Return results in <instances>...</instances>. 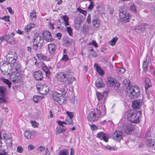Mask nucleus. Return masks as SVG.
<instances>
[{
    "label": "nucleus",
    "instance_id": "obj_1",
    "mask_svg": "<svg viewBox=\"0 0 155 155\" xmlns=\"http://www.w3.org/2000/svg\"><path fill=\"white\" fill-rule=\"evenodd\" d=\"M9 60L4 61V65L1 68L2 72L4 71L10 74V72H16V73L21 71V66L16 59H8Z\"/></svg>",
    "mask_w": 155,
    "mask_h": 155
},
{
    "label": "nucleus",
    "instance_id": "obj_2",
    "mask_svg": "<svg viewBox=\"0 0 155 155\" xmlns=\"http://www.w3.org/2000/svg\"><path fill=\"white\" fill-rule=\"evenodd\" d=\"M71 70L68 69L66 72H59L57 74V77L59 81L65 84H70L74 81H76V79L70 75Z\"/></svg>",
    "mask_w": 155,
    "mask_h": 155
},
{
    "label": "nucleus",
    "instance_id": "obj_3",
    "mask_svg": "<svg viewBox=\"0 0 155 155\" xmlns=\"http://www.w3.org/2000/svg\"><path fill=\"white\" fill-rule=\"evenodd\" d=\"M122 119L118 123V125L121 126V128L124 132L127 134H130L133 133L134 129V125L128 122L127 120Z\"/></svg>",
    "mask_w": 155,
    "mask_h": 155
},
{
    "label": "nucleus",
    "instance_id": "obj_4",
    "mask_svg": "<svg viewBox=\"0 0 155 155\" xmlns=\"http://www.w3.org/2000/svg\"><path fill=\"white\" fill-rule=\"evenodd\" d=\"M127 95L132 98H137L140 95V90L138 87L129 86L127 88Z\"/></svg>",
    "mask_w": 155,
    "mask_h": 155
},
{
    "label": "nucleus",
    "instance_id": "obj_5",
    "mask_svg": "<svg viewBox=\"0 0 155 155\" xmlns=\"http://www.w3.org/2000/svg\"><path fill=\"white\" fill-rule=\"evenodd\" d=\"M125 116L127 120L134 123H137L139 122L140 116H137L134 110L132 109L127 111Z\"/></svg>",
    "mask_w": 155,
    "mask_h": 155
},
{
    "label": "nucleus",
    "instance_id": "obj_6",
    "mask_svg": "<svg viewBox=\"0 0 155 155\" xmlns=\"http://www.w3.org/2000/svg\"><path fill=\"white\" fill-rule=\"evenodd\" d=\"M33 48L35 50H40L43 45L44 39L41 36H35L33 38Z\"/></svg>",
    "mask_w": 155,
    "mask_h": 155
},
{
    "label": "nucleus",
    "instance_id": "obj_7",
    "mask_svg": "<svg viewBox=\"0 0 155 155\" xmlns=\"http://www.w3.org/2000/svg\"><path fill=\"white\" fill-rule=\"evenodd\" d=\"M100 117V114H97L94 110V112H91L88 114L87 119L88 121L90 122H94L98 120Z\"/></svg>",
    "mask_w": 155,
    "mask_h": 155
},
{
    "label": "nucleus",
    "instance_id": "obj_8",
    "mask_svg": "<svg viewBox=\"0 0 155 155\" xmlns=\"http://www.w3.org/2000/svg\"><path fill=\"white\" fill-rule=\"evenodd\" d=\"M94 110L97 113V114H100V116L101 114H102L103 115H105L106 113L105 105L103 104L99 103L96 110Z\"/></svg>",
    "mask_w": 155,
    "mask_h": 155
},
{
    "label": "nucleus",
    "instance_id": "obj_9",
    "mask_svg": "<svg viewBox=\"0 0 155 155\" xmlns=\"http://www.w3.org/2000/svg\"><path fill=\"white\" fill-rule=\"evenodd\" d=\"M105 94H107V93L106 92H96V95L99 103L104 104L105 102L106 98L104 97V95Z\"/></svg>",
    "mask_w": 155,
    "mask_h": 155
},
{
    "label": "nucleus",
    "instance_id": "obj_10",
    "mask_svg": "<svg viewBox=\"0 0 155 155\" xmlns=\"http://www.w3.org/2000/svg\"><path fill=\"white\" fill-rule=\"evenodd\" d=\"M42 35L44 37V39L46 41L50 42L52 41L54 39L53 38L51 32L45 30L43 31L42 33Z\"/></svg>",
    "mask_w": 155,
    "mask_h": 155
},
{
    "label": "nucleus",
    "instance_id": "obj_11",
    "mask_svg": "<svg viewBox=\"0 0 155 155\" xmlns=\"http://www.w3.org/2000/svg\"><path fill=\"white\" fill-rule=\"evenodd\" d=\"M112 138L115 141L119 142L123 138L122 132L121 131H115L112 135Z\"/></svg>",
    "mask_w": 155,
    "mask_h": 155
},
{
    "label": "nucleus",
    "instance_id": "obj_12",
    "mask_svg": "<svg viewBox=\"0 0 155 155\" xmlns=\"http://www.w3.org/2000/svg\"><path fill=\"white\" fill-rule=\"evenodd\" d=\"M16 72H13L12 73L10 72L11 73V75L10 77V80L15 83H18L20 81V77L19 76V74L16 73L17 75H15Z\"/></svg>",
    "mask_w": 155,
    "mask_h": 155
},
{
    "label": "nucleus",
    "instance_id": "obj_13",
    "mask_svg": "<svg viewBox=\"0 0 155 155\" xmlns=\"http://www.w3.org/2000/svg\"><path fill=\"white\" fill-rule=\"evenodd\" d=\"M97 137L101 140H103L105 142H107L109 139V135L103 132H100L97 134Z\"/></svg>",
    "mask_w": 155,
    "mask_h": 155
},
{
    "label": "nucleus",
    "instance_id": "obj_14",
    "mask_svg": "<svg viewBox=\"0 0 155 155\" xmlns=\"http://www.w3.org/2000/svg\"><path fill=\"white\" fill-rule=\"evenodd\" d=\"M143 103V101L141 99L135 100L132 102V107L134 109L139 108L141 107Z\"/></svg>",
    "mask_w": 155,
    "mask_h": 155
},
{
    "label": "nucleus",
    "instance_id": "obj_15",
    "mask_svg": "<svg viewBox=\"0 0 155 155\" xmlns=\"http://www.w3.org/2000/svg\"><path fill=\"white\" fill-rule=\"evenodd\" d=\"M34 78L38 81H41L43 79V73L38 71H35L33 74Z\"/></svg>",
    "mask_w": 155,
    "mask_h": 155
},
{
    "label": "nucleus",
    "instance_id": "obj_16",
    "mask_svg": "<svg viewBox=\"0 0 155 155\" xmlns=\"http://www.w3.org/2000/svg\"><path fill=\"white\" fill-rule=\"evenodd\" d=\"M62 98V95L61 93H58L57 92H54L53 94V100L58 103H60L59 102L61 101Z\"/></svg>",
    "mask_w": 155,
    "mask_h": 155
},
{
    "label": "nucleus",
    "instance_id": "obj_17",
    "mask_svg": "<svg viewBox=\"0 0 155 155\" xmlns=\"http://www.w3.org/2000/svg\"><path fill=\"white\" fill-rule=\"evenodd\" d=\"M4 139L6 140V146L8 147L9 148H11L12 147V141L11 137L8 138L7 137V134H5L3 136Z\"/></svg>",
    "mask_w": 155,
    "mask_h": 155
},
{
    "label": "nucleus",
    "instance_id": "obj_18",
    "mask_svg": "<svg viewBox=\"0 0 155 155\" xmlns=\"http://www.w3.org/2000/svg\"><path fill=\"white\" fill-rule=\"evenodd\" d=\"M151 65L150 59H145L143 62V68L144 71H147V67Z\"/></svg>",
    "mask_w": 155,
    "mask_h": 155
},
{
    "label": "nucleus",
    "instance_id": "obj_19",
    "mask_svg": "<svg viewBox=\"0 0 155 155\" xmlns=\"http://www.w3.org/2000/svg\"><path fill=\"white\" fill-rule=\"evenodd\" d=\"M116 82L115 79L111 77H108L107 78L106 82L108 86L112 87L115 85Z\"/></svg>",
    "mask_w": 155,
    "mask_h": 155
},
{
    "label": "nucleus",
    "instance_id": "obj_20",
    "mask_svg": "<svg viewBox=\"0 0 155 155\" xmlns=\"http://www.w3.org/2000/svg\"><path fill=\"white\" fill-rule=\"evenodd\" d=\"M5 39L7 43L12 45L15 44V39L11 35H6L5 36Z\"/></svg>",
    "mask_w": 155,
    "mask_h": 155
},
{
    "label": "nucleus",
    "instance_id": "obj_21",
    "mask_svg": "<svg viewBox=\"0 0 155 155\" xmlns=\"http://www.w3.org/2000/svg\"><path fill=\"white\" fill-rule=\"evenodd\" d=\"M94 67L97 73L101 75H103L104 74V70L99 66L97 64L95 63L94 65Z\"/></svg>",
    "mask_w": 155,
    "mask_h": 155
},
{
    "label": "nucleus",
    "instance_id": "obj_22",
    "mask_svg": "<svg viewBox=\"0 0 155 155\" xmlns=\"http://www.w3.org/2000/svg\"><path fill=\"white\" fill-rule=\"evenodd\" d=\"M95 86L97 88H102L105 86V84L101 79L98 78L95 83Z\"/></svg>",
    "mask_w": 155,
    "mask_h": 155
},
{
    "label": "nucleus",
    "instance_id": "obj_23",
    "mask_svg": "<svg viewBox=\"0 0 155 155\" xmlns=\"http://www.w3.org/2000/svg\"><path fill=\"white\" fill-rule=\"evenodd\" d=\"M56 48L55 45L54 44H50L48 45V49L50 54H53Z\"/></svg>",
    "mask_w": 155,
    "mask_h": 155
},
{
    "label": "nucleus",
    "instance_id": "obj_24",
    "mask_svg": "<svg viewBox=\"0 0 155 155\" xmlns=\"http://www.w3.org/2000/svg\"><path fill=\"white\" fill-rule=\"evenodd\" d=\"M151 86V81L150 79L148 78H146L145 81V89H148Z\"/></svg>",
    "mask_w": 155,
    "mask_h": 155
},
{
    "label": "nucleus",
    "instance_id": "obj_25",
    "mask_svg": "<svg viewBox=\"0 0 155 155\" xmlns=\"http://www.w3.org/2000/svg\"><path fill=\"white\" fill-rule=\"evenodd\" d=\"M35 27V25L33 23H31L25 27V31L28 33L30 31L31 29Z\"/></svg>",
    "mask_w": 155,
    "mask_h": 155
},
{
    "label": "nucleus",
    "instance_id": "obj_26",
    "mask_svg": "<svg viewBox=\"0 0 155 155\" xmlns=\"http://www.w3.org/2000/svg\"><path fill=\"white\" fill-rule=\"evenodd\" d=\"M6 88L3 86H0V94L2 97H4L6 93Z\"/></svg>",
    "mask_w": 155,
    "mask_h": 155
},
{
    "label": "nucleus",
    "instance_id": "obj_27",
    "mask_svg": "<svg viewBox=\"0 0 155 155\" xmlns=\"http://www.w3.org/2000/svg\"><path fill=\"white\" fill-rule=\"evenodd\" d=\"M40 90L41 94H47L49 91V88L46 86H44L42 88H41Z\"/></svg>",
    "mask_w": 155,
    "mask_h": 155
},
{
    "label": "nucleus",
    "instance_id": "obj_28",
    "mask_svg": "<svg viewBox=\"0 0 155 155\" xmlns=\"http://www.w3.org/2000/svg\"><path fill=\"white\" fill-rule=\"evenodd\" d=\"M42 69L43 71H45L46 76H48L51 74L49 70L47 68V66L44 64H43L42 66Z\"/></svg>",
    "mask_w": 155,
    "mask_h": 155
},
{
    "label": "nucleus",
    "instance_id": "obj_29",
    "mask_svg": "<svg viewBox=\"0 0 155 155\" xmlns=\"http://www.w3.org/2000/svg\"><path fill=\"white\" fill-rule=\"evenodd\" d=\"M59 89L60 91L62 93H66V91L67 89L66 85L64 84H61L59 85Z\"/></svg>",
    "mask_w": 155,
    "mask_h": 155
},
{
    "label": "nucleus",
    "instance_id": "obj_30",
    "mask_svg": "<svg viewBox=\"0 0 155 155\" xmlns=\"http://www.w3.org/2000/svg\"><path fill=\"white\" fill-rule=\"evenodd\" d=\"M65 129L63 126H60L57 128L56 132L58 134H60L61 133H63L65 131Z\"/></svg>",
    "mask_w": 155,
    "mask_h": 155
},
{
    "label": "nucleus",
    "instance_id": "obj_31",
    "mask_svg": "<svg viewBox=\"0 0 155 155\" xmlns=\"http://www.w3.org/2000/svg\"><path fill=\"white\" fill-rule=\"evenodd\" d=\"M92 23L94 26L98 28L99 26L100 21L98 19L96 18L92 20Z\"/></svg>",
    "mask_w": 155,
    "mask_h": 155
},
{
    "label": "nucleus",
    "instance_id": "obj_32",
    "mask_svg": "<svg viewBox=\"0 0 155 155\" xmlns=\"http://www.w3.org/2000/svg\"><path fill=\"white\" fill-rule=\"evenodd\" d=\"M62 18L64 21V24L65 26L69 25L68 23L69 18L66 15H63L62 17Z\"/></svg>",
    "mask_w": 155,
    "mask_h": 155
},
{
    "label": "nucleus",
    "instance_id": "obj_33",
    "mask_svg": "<svg viewBox=\"0 0 155 155\" xmlns=\"http://www.w3.org/2000/svg\"><path fill=\"white\" fill-rule=\"evenodd\" d=\"M117 40L118 38L117 37H115L109 41V44L112 46H114L115 45Z\"/></svg>",
    "mask_w": 155,
    "mask_h": 155
},
{
    "label": "nucleus",
    "instance_id": "obj_34",
    "mask_svg": "<svg viewBox=\"0 0 155 155\" xmlns=\"http://www.w3.org/2000/svg\"><path fill=\"white\" fill-rule=\"evenodd\" d=\"M24 136L27 139H29L31 138V132L28 130H25L24 132Z\"/></svg>",
    "mask_w": 155,
    "mask_h": 155
},
{
    "label": "nucleus",
    "instance_id": "obj_35",
    "mask_svg": "<svg viewBox=\"0 0 155 155\" xmlns=\"http://www.w3.org/2000/svg\"><path fill=\"white\" fill-rule=\"evenodd\" d=\"M155 142L152 139H148L147 142V145L150 147H153L154 146Z\"/></svg>",
    "mask_w": 155,
    "mask_h": 155
},
{
    "label": "nucleus",
    "instance_id": "obj_36",
    "mask_svg": "<svg viewBox=\"0 0 155 155\" xmlns=\"http://www.w3.org/2000/svg\"><path fill=\"white\" fill-rule=\"evenodd\" d=\"M68 151L67 150L64 149L60 151L58 155H68Z\"/></svg>",
    "mask_w": 155,
    "mask_h": 155
},
{
    "label": "nucleus",
    "instance_id": "obj_37",
    "mask_svg": "<svg viewBox=\"0 0 155 155\" xmlns=\"http://www.w3.org/2000/svg\"><path fill=\"white\" fill-rule=\"evenodd\" d=\"M41 97L40 96L37 95L34 96L33 98V100L36 103H38V101L41 100Z\"/></svg>",
    "mask_w": 155,
    "mask_h": 155
},
{
    "label": "nucleus",
    "instance_id": "obj_38",
    "mask_svg": "<svg viewBox=\"0 0 155 155\" xmlns=\"http://www.w3.org/2000/svg\"><path fill=\"white\" fill-rule=\"evenodd\" d=\"M89 30L88 26L86 24H84L83 26V30L84 32H87Z\"/></svg>",
    "mask_w": 155,
    "mask_h": 155
},
{
    "label": "nucleus",
    "instance_id": "obj_39",
    "mask_svg": "<svg viewBox=\"0 0 155 155\" xmlns=\"http://www.w3.org/2000/svg\"><path fill=\"white\" fill-rule=\"evenodd\" d=\"M77 10L80 13H82L83 15H86L87 14V12L86 11L83 10L82 9H81L80 8H77Z\"/></svg>",
    "mask_w": 155,
    "mask_h": 155
},
{
    "label": "nucleus",
    "instance_id": "obj_40",
    "mask_svg": "<svg viewBox=\"0 0 155 155\" xmlns=\"http://www.w3.org/2000/svg\"><path fill=\"white\" fill-rule=\"evenodd\" d=\"M3 82L5 84H7L9 88H10L11 87V83L9 81L6 79H4L3 80Z\"/></svg>",
    "mask_w": 155,
    "mask_h": 155
},
{
    "label": "nucleus",
    "instance_id": "obj_41",
    "mask_svg": "<svg viewBox=\"0 0 155 155\" xmlns=\"http://www.w3.org/2000/svg\"><path fill=\"white\" fill-rule=\"evenodd\" d=\"M30 123L31 126L34 127H37L38 125V124L35 121H30Z\"/></svg>",
    "mask_w": 155,
    "mask_h": 155
},
{
    "label": "nucleus",
    "instance_id": "obj_42",
    "mask_svg": "<svg viewBox=\"0 0 155 155\" xmlns=\"http://www.w3.org/2000/svg\"><path fill=\"white\" fill-rule=\"evenodd\" d=\"M66 114L69 117V119H72L74 117V114L73 112L67 111L66 112Z\"/></svg>",
    "mask_w": 155,
    "mask_h": 155
},
{
    "label": "nucleus",
    "instance_id": "obj_43",
    "mask_svg": "<svg viewBox=\"0 0 155 155\" xmlns=\"http://www.w3.org/2000/svg\"><path fill=\"white\" fill-rule=\"evenodd\" d=\"M90 126L91 130L93 131L96 130L98 129L97 127L93 124H92L91 125H90Z\"/></svg>",
    "mask_w": 155,
    "mask_h": 155
},
{
    "label": "nucleus",
    "instance_id": "obj_44",
    "mask_svg": "<svg viewBox=\"0 0 155 155\" xmlns=\"http://www.w3.org/2000/svg\"><path fill=\"white\" fill-rule=\"evenodd\" d=\"M149 26L147 24H145L143 25H140V30L142 31H144L146 29V27L145 26Z\"/></svg>",
    "mask_w": 155,
    "mask_h": 155
},
{
    "label": "nucleus",
    "instance_id": "obj_45",
    "mask_svg": "<svg viewBox=\"0 0 155 155\" xmlns=\"http://www.w3.org/2000/svg\"><path fill=\"white\" fill-rule=\"evenodd\" d=\"M35 10L32 11V12H31L30 17L32 19L33 18L35 19L36 18V16L35 14Z\"/></svg>",
    "mask_w": 155,
    "mask_h": 155
},
{
    "label": "nucleus",
    "instance_id": "obj_46",
    "mask_svg": "<svg viewBox=\"0 0 155 155\" xmlns=\"http://www.w3.org/2000/svg\"><path fill=\"white\" fill-rule=\"evenodd\" d=\"M67 31L70 35L71 36L72 35V29L70 27H67Z\"/></svg>",
    "mask_w": 155,
    "mask_h": 155
},
{
    "label": "nucleus",
    "instance_id": "obj_47",
    "mask_svg": "<svg viewBox=\"0 0 155 155\" xmlns=\"http://www.w3.org/2000/svg\"><path fill=\"white\" fill-rule=\"evenodd\" d=\"M90 50L91 51V53H90V55L93 57H95L97 56V54L95 51H93V48H92Z\"/></svg>",
    "mask_w": 155,
    "mask_h": 155
},
{
    "label": "nucleus",
    "instance_id": "obj_48",
    "mask_svg": "<svg viewBox=\"0 0 155 155\" xmlns=\"http://www.w3.org/2000/svg\"><path fill=\"white\" fill-rule=\"evenodd\" d=\"M6 101L4 98V97H0V105L3 104H6Z\"/></svg>",
    "mask_w": 155,
    "mask_h": 155
},
{
    "label": "nucleus",
    "instance_id": "obj_49",
    "mask_svg": "<svg viewBox=\"0 0 155 155\" xmlns=\"http://www.w3.org/2000/svg\"><path fill=\"white\" fill-rule=\"evenodd\" d=\"M118 71L119 73L120 74H122L125 72V70L123 68H121L118 69Z\"/></svg>",
    "mask_w": 155,
    "mask_h": 155
},
{
    "label": "nucleus",
    "instance_id": "obj_50",
    "mask_svg": "<svg viewBox=\"0 0 155 155\" xmlns=\"http://www.w3.org/2000/svg\"><path fill=\"white\" fill-rule=\"evenodd\" d=\"M119 16L120 18L124 19L125 18L126 16V15L125 13L123 12H120L119 13Z\"/></svg>",
    "mask_w": 155,
    "mask_h": 155
},
{
    "label": "nucleus",
    "instance_id": "obj_51",
    "mask_svg": "<svg viewBox=\"0 0 155 155\" xmlns=\"http://www.w3.org/2000/svg\"><path fill=\"white\" fill-rule=\"evenodd\" d=\"M130 9L134 12H137V10L136 7L135 5L134 4L132 5L130 7Z\"/></svg>",
    "mask_w": 155,
    "mask_h": 155
},
{
    "label": "nucleus",
    "instance_id": "obj_52",
    "mask_svg": "<svg viewBox=\"0 0 155 155\" xmlns=\"http://www.w3.org/2000/svg\"><path fill=\"white\" fill-rule=\"evenodd\" d=\"M89 45H93L95 47H97V44L96 42V41H93L92 42H90L89 43Z\"/></svg>",
    "mask_w": 155,
    "mask_h": 155
},
{
    "label": "nucleus",
    "instance_id": "obj_53",
    "mask_svg": "<svg viewBox=\"0 0 155 155\" xmlns=\"http://www.w3.org/2000/svg\"><path fill=\"white\" fill-rule=\"evenodd\" d=\"M17 151L19 153H22L23 151V149L21 146H18L17 148Z\"/></svg>",
    "mask_w": 155,
    "mask_h": 155
},
{
    "label": "nucleus",
    "instance_id": "obj_54",
    "mask_svg": "<svg viewBox=\"0 0 155 155\" xmlns=\"http://www.w3.org/2000/svg\"><path fill=\"white\" fill-rule=\"evenodd\" d=\"M0 19H2V20H4L6 21H9V16H5L4 17L0 18Z\"/></svg>",
    "mask_w": 155,
    "mask_h": 155
},
{
    "label": "nucleus",
    "instance_id": "obj_55",
    "mask_svg": "<svg viewBox=\"0 0 155 155\" xmlns=\"http://www.w3.org/2000/svg\"><path fill=\"white\" fill-rule=\"evenodd\" d=\"M45 148L43 147L40 146L38 149V151L39 153H41L42 151H44Z\"/></svg>",
    "mask_w": 155,
    "mask_h": 155
},
{
    "label": "nucleus",
    "instance_id": "obj_56",
    "mask_svg": "<svg viewBox=\"0 0 155 155\" xmlns=\"http://www.w3.org/2000/svg\"><path fill=\"white\" fill-rule=\"evenodd\" d=\"M36 55L38 58H46L45 56L42 55L41 53L37 54Z\"/></svg>",
    "mask_w": 155,
    "mask_h": 155
},
{
    "label": "nucleus",
    "instance_id": "obj_57",
    "mask_svg": "<svg viewBox=\"0 0 155 155\" xmlns=\"http://www.w3.org/2000/svg\"><path fill=\"white\" fill-rule=\"evenodd\" d=\"M107 149L111 150H115V148L113 147L109 146H107L105 147Z\"/></svg>",
    "mask_w": 155,
    "mask_h": 155
},
{
    "label": "nucleus",
    "instance_id": "obj_58",
    "mask_svg": "<svg viewBox=\"0 0 155 155\" xmlns=\"http://www.w3.org/2000/svg\"><path fill=\"white\" fill-rule=\"evenodd\" d=\"M57 122L58 124L59 125L61 126H62L64 127V126L63 125V124H67L66 121V122H65L64 121H57Z\"/></svg>",
    "mask_w": 155,
    "mask_h": 155
},
{
    "label": "nucleus",
    "instance_id": "obj_59",
    "mask_svg": "<svg viewBox=\"0 0 155 155\" xmlns=\"http://www.w3.org/2000/svg\"><path fill=\"white\" fill-rule=\"evenodd\" d=\"M81 21L79 19H76L74 21V25H81Z\"/></svg>",
    "mask_w": 155,
    "mask_h": 155
},
{
    "label": "nucleus",
    "instance_id": "obj_60",
    "mask_svg": "<svg viewBox=\"0 0 155 155\" xmlns=\"http://www.w3.org/2000/svg\"><path fill=\"white\" fill-rule=\"evenodd\" d=\"M87 21L88 23H90L91 22V16L90 14H88L87 19Z\"/></svg>",
    "mask_w": 155,
    "mask_h": 155
},
{
    "label": "nucleus",
    "instance_id": "obj_61",
    "mask_svg": "<svg viewBox=\"0 0 155 155\" xmlns=\"http://www.w3.org/2000/svg\"><path fill=\"white\" fill-rule=\"evenodd\" d=\"M93 7H94L93 4L92 2L91 1L90 3V4L88 6V9H89L92 10L93 8Z\"/></svg>",
    "mask_w": 155,
    "mask_h": 155
},
{
    "label": "nucleus",
    "instance_id": "obj_62",
    "mask_svg": "<svg viewBox=\"0 0 155 155\" xmlns=\"http://www.w3.org/2000/svg\"><path fill=\"white\" fill-rule=\"evenodd\" d=\"M145 90L146 94L147 96V97L148 99H149L150 97L149 96L150 95V91L149 90H148V89H146Z\"/></svg>",
    "mask_w": 155,
    "mask_h": 155
},
{
    "label": "nucleus",
    "instance_id": "obj_63",
    "mask_svg": "<svg viewBox=\"0 0 155 155\" xmlns=\"http://www.w3.org/2000/svg\"><path fill=\"white\" fill-rule=\"evenodd\" d=\"M66 121L67 122V124L69 125L71 124L72 122V119H71L69 118L68 120H67Z\"/></svg>",
    "mask_w": 155,
    "mask_h": 155
},
{
    "label": "nucleus",
    "instance_id": "obj_64",
    "mask_svg": "<svg viewBox=\"0 0 155 155\" xmlns=\"http://www.w3.org/2000/svg\"><path fill=\"white\" fill-rule=\"evenodd\" d=\"M7 9L8 10V12L11 14H13L14 13V11H13L12 9V8L10 7H7Z\"/></svg>",
    "mask_w": 155,
    "mask_h": 155
}]
</instances>
